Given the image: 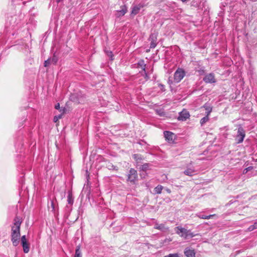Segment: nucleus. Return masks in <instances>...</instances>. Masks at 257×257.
<instances>
[{"label":"nucleus","instance_id":"1a4fd4ad","mask_svg":"<svg viewBox=\"0 0 257 257\" xmlns=\"http://www.w3.org/2000/svg\"><path fill=\"white\" fill-rule=\"evenodd\" d=\"M203 80L207 83H213L216 82L214 75L212 73L206 75L203 78Z\"/></svg>","mask_w":257,"mask_h":257},{"label":"nucleus","instance_id":"ea45409f","mask_svg":"<svg viewBox=\"0 0 257 257\" xmlns=\"http://www.w3.org/2000/svg\"><path fill=\"white\" fill-rule=\"evenodd\" d=\"M63 1V0H56V2H57V3H59L61 2V1Z\"/></svg>","mask_w":257,"mask_h":257},{"label":"nucleus","instance_id":"f03ea898","mask_svg":"<svg viewBox=\"0 0 257 257\" xmlns=\"http://www.w3.org/2000/svg\"><path fill=\"white\" fill-rule=\"evenodd\" d=\"M175 229L176 233L185 239H187L189 237L192 238L195 236V234L192 232L190 230H187L181 226H177Z\"/></svg>","mask_w":257,"mask_h":257},{"label":"nucleus","instance_id":"4468645a","mask_svg":"<svg viewBox=\"0 0 257 257\" xmlns=\"http://www.w3.org/2000/svg\"><path fill=\"white\" fill-rule=\"evenodd\" d=\"M49 208H51L52 211L55 212L58 209V204L56 200L53 199L51 200V205Z\"/></svg>","mask_w":257,"mask_h":257},{"label":"nucleus","instance_id":"c9c22d12","mask_svg":"<svg viewBox=\"0 0 257 257\" xmlns=\"http://www.w3.org/2000/svg\"><path fill=\"white\" fill-rule=\"evenodd\" d=\"M166 191L168 193H170L171 192V190L170 189H168V188H166Z\"/></svg>","mask_w":257,"mask_h":257},{"label":"nucleus","instance_id":"f3484780","mask_svg":"<svg viewBox=\"0 0 257 257\" xmlns=\"http://www.w3.org/2000/svg\"><path fill=\"white\" fill-rule=\"evenodd\" d=\"M154 228L161 231H165V230L168 229V228H166L164 224H156L155 225Z\"/></svg>","mask_w":257,"mask_h":257},{"label":"nucleus","instance_id":"20e7f679","mask_svg":"<svg viewBox=\"0 0 257 257\" xmlns=\"http://www.w3.org/2000/svg\"><path fill=\"white\" fill-rule=\"evenodd\" d=\"M185 75V72L184 70L181 68H178L174 73V81L177 83L179 82Z\"/></svg>","mask_w":257,"mask_h":257},{"label":"nucleus","instance_id":"6ab92c4d","mask_svg":"<svg viewBox=\"0 0 257 257\" xmlns=\"http://www.w3.org/2000/svg\"><path fill=\"white\" fill-rule=\"evenodd\" d=\"M74 257H82L81 252L80 251V247L79 245L77 246Z\"/></svg>","mask_w":257,"mask_h":257},{"label":"nucleus","instance_id":"b1692460","mask_svg":"<svg viewBox=\"0 0 257 257\" xmlns=\"http://www.w3.org/2000/svg\"><path fill=\"white\" fill-rule=\"evenodd\" d=\"M149 167V164L148 163H146V164L143 165L140 168H141V170L144 171H146L148 169Z\"/></svg>","mask_w":257,"mask_h":257},{"label":"nucleus","instance_id":"a211bd4d","mask_svg":"<svg viewBox=\"0 0 257 257\" xmlns=\"http://www.w3.org/2000/svg\"><path fill=\"white\" fill-rule=\"evenodd\" d=\"M197 216L201 219H209L211 218L212 217L215 216V214H212L209 215H201V214H197Z\"/></svg>","mask_w":257,"mask_h":257},{"label":"nucleus","instance_id":"39448f33","mask_svg":"<svg viewBox=\"0 0 257 257\" xmlns=\"http://www.w3.org/2000/svg\"><path fill=\"white\" fill-rule=\"evenodd\" d=\"M245 134L243 128L239 126L238 128L237 134L236 136L235 140L237 143L239 144L243 142L245 137Z\"/></svg>","mask_w":257,"mask_h":257},{"label":"nucleus","instance_id":"7ed1b4c3","mask_svg":"<svg viewBox=\"0 0 257 257\" xmlns=\"http://www.w3.org/2000/svg\"><path fill=\"white\" fill-rule=\"evenodd\" d=\"M138 180L137 171L134 168H131L127 174V181L130 182L132 184L135 185Z\"/></svg>","mask_w":257,"mask_h":257},{"label":"nucleus","instance_id":"423d86ee","mask_svg":"<svg viewBox=\"0 0 257 257\" xmlns=\"http://www.w3.org/2000/svg\"><path fill=\"white\" fill-rule=\"evenodd\" d=\"M21 244L25 253H28L30 250V245L26 239V235H23L21 238Z\"/></svg>","mask_w":257,"mask_h":257},{"label":"nucleus","instance_id":"2eb2a0df","mask_svg":"<svg viewBox=\"0 0 257 257\" xmlns=\"http://www.w3.org/2000/svg\"><path fill=\"white\" fill-rule=\"evenodd\" d=\"M203 107L205 108L206 110V115H209L212 110V107L209 105L207 103H205L203 106Z\"/></svg>","mask_w":257,"mask_h":257},{"label":"nucleus","instance_id":"4be33fe9","mask_svg":"<svg viewBox=\"0 0 257 257\" xmlns=\"http://www.w3.org/2000/svg\"><path fill=\"white\" fill-rule=\"evenodd\" d=\"M209 120V115H206L205 116L203 117L200 120V124L201 125H203L204 123H205L206 122H207Z\"/></svg>","mask_w":257,"mask_h":257},{"label":"nucleus","instance_id":"4c0bfd02","mask_svg":"<svg viewBox=\"0 0 257 257\" xmlns=\"http://www.w3.org/2000/svg\"><path fill=\"white\" fill-rule=\"evenodd\" d=\"M48 61H49L48 60L45 61L44 64H49L48 63L49 62H48Z\"/></svg>","mask_w":257,"mask_h":257},{"label":"nucleus","instance_id":"f704fd0d","mask_svg":"<svg viewBox=\"0 0 257 257\" xmlns=\"http://www.w3.org/2000/svg\"><path fill=\"white\" fill-rule=\"evenodd\" d=\"M142 68L143 69L144 71H145V73L146 74V77H148V73L146 71V68L144 67H142Z\"/></svg>","mask_w":257,"mask_h":257},{"label":"nucleus","instance_id":"f8f14e48","mask_svg":"<svg viewBox=\"0 0 257 257\" xmlns=\"http://www.w3.org/2000/svg\"><path fill=\"white\" fill-rule=\"evenodd\" d=\"M144 7L143 4H139L138 5L135 6L133 7L131 14L133 15H136L138 14L141 8Z\"/></svg>","mask_w":257,"mask_h":257},{"label":"nucleus","instance_id":"2f4dec72","mask_svg":"<svg viewBox=\"0 0 257 257\" xmlns=\"http://www.w3.org/2000/svg\"><path fill=\"white\" fill-rule=\"evenodd\" d=\"M198 71L200 75H202L204 74V71L203 70H199Z\"/></svg>","mask_w":257,"mask_h":257},{"label":"nucleus","instance_id":"72a5a7b5","mask_svg":"<svg viewBox=\"0 0 257 257\" xmlns=\"http://www.w3.org/2000/svg\"><path fill=\"white\" fill-rule=\"evenodd\" d=\"M60 110V112H61V114H62V115L65 112V109L64 108H63V109H59Z\"/></svg>","mask_w":257,"mask_h":257},{"label":"nucleus","instance_id":"bb28decb","mask_svg":"<svg viewBox=\"0 0 257 257\" xmlns=\"http://www.w3.org/2000/svg\"><path fill=\"white\" fill-rule=\"evenodd\" d=\"M62 116V114L55 116L54 117V121L56 122L59 119L61 118Z\"/></svg>","mask_w":257,"mask_h":257},{"label":"nucleus","instance_id":"c85d7f7f","mask_svg":"<svg viewBox=\"0 0 257 257\" xmlns=\"http://www.w3.org/2000/svg\"><path fill=\"white\" fill-rule=\"evenodd\" d=\"M134 158L136 160L138 161V160H141V158L139 157V155L138 154H135L133 156Z\"/></svg>","mask_w":257,"mask_h":257},{"label":"nucleus","instance_id":"cd10ccee","mask_svg":"<svg viewBox=\"0 0 257 257\" xmlns=\"http://www.w3.org/2000/svg\"><path fill=\"white\" fill-rule=\"evenodd\" d=\"M253 168L251 166H249L246 168H245L244 170H243V173L244 174H246L247 172H248L249 171L251 170Z\"/></svg>","mask_w":257,"mask_h":257},{"label":"nucleus","instance_id":"a19ab883","mask_svg":"<svg viewBox=\"0 0 257 257\" xmlns=\"http://www.w3.org/2000/svg\"><path fill=\"white\" fill-rule=\"evenodd\" d=\"M187 1V0H182V1L183 2H185Z\"/></svg>","mask_w":257,"mask_h":257},{"label":"nucleus","instance_id":"dca6fc26","mask_svg":"<svg viewBox=\"0 0 257 257\" xmlns=\"http://www.w3.org/2000/svg\"><path fill=\"white\" fill-rule=\"evenodd\" d=\"M195 172V170L193 168H187L184 171V173L187 176H192Z\"/></svg>","mask_w":257,"mask_h":257},{"label":"nucleus","instance_id":"412c9836","mask_svg":"<svg viewBox=\"0 0 257 257\" xmlns=\"http://www.w3.org/2000/svg\"><path fill=\"white\" fill-rule=\"evenodd\" d=\"M67 202L68 204L72 205L73 203V198L71 193H69L67 196Z\"/></svg>","mask_w":257,"mask_h":257},{"label":"nucleus","instance_id":"9d476101","mask_svg":"<svg viewBox=\"0 0 257 257\" xmlns=\"http://www.w3.org/2000/svg\"><path fill=\"white\" fill-rule=\"evenodd\" d=\"M184 254L187 257H195V251L194 249L190 248L189 247H186L184 249Z\"/></svg>","mask_w":257,"mask_h":257},{"label":"nucleus","instance_id":"6e6552de","mask_svg":"<svg viewBox=\"0 0 257 257\" xmlns=\"http://www.w3.org/2000/svg\"><path fill=\"white\" fill-rule=\"evenodd\" d=\"M164 134L166 140L169 143H173L174 142V134L173 133L169 131H165Z\"/></svg>","mask_w":257,"mask_h":257},{"label":"nucleus","instance_id":"58836bf2","mask_svg":"<svg viewBox=\"0 0 257 257\" xmlns=\"http://www.w3.org/2000/svg\"><path fill=\"white\" fill-rule=\"evenodd\" d=\"M168 83H169L170 85H171V84L172 83V81L169 79V80H168Z\"/></svg>","mask_w":257,"mask_h":257},{"label":"nucleus","instance_id":"79ce46f5","mask_svg":"<svg viewBox=\"0 0 257 257\" xmlns=\"http://www.w3.org/2000/svg\"><path fill=\"white\" fill-rule=\"evenodd\" d=\"M141 66H144L145 67L146 65H140Z\"/></svg>","mask_w":257,"mask_h":257},{"label":"nucleus","instance_id":"473e14b6","mask_svg":"<svg viewBox=\"0 0 257 257\" xmlns=\"http://www.w3.org/2000/svg\"><path fill=\"white\" fill-rule=\"evenodd\" d=\"M160 87L161 88V90L163 91H164V85L163 84H160L159 85Z\"/></svg>","mask_w":257,"mask_h":257},{"label":"nucleus","instance_id":"f257e3e1","mask_svg":"<svg viewBox=\"0 0 257 257\" xmlns=\"http://www.w3.org/2000/svg\"><path fill=\"white\" fill-rule=\"evenodd\" d=\"M21 221L18 217L14 219V223L11 229V241L15 246H17L20 242V226Z\"/></svg>","mask_w":257,"mask_h":257},{"label":"nucleus","instance_id":"9b49d317","mask_svg":"<svg viewBox=\"0 0 257 257\" xmlns=\"http://www.w3.org/2000/svg\"><path fill=\"white\" fill-rule=\"evenodd\" d=\"M151 41L150 48H155L157 45V35L156 34H152L149 38Z\"/></svg>","mask_w":257,"mask_h":257},{"label":"nucleus","instance_id":"393cba45","mask_svg":"<svg viewBox=\"0 0 257 257\" xmlns=\"http://www.w3.org/2000/svg\"><path fill=\"white\" fill-rule=\"evenodd\" d=\"M105 53H106V55H107V56L109 57L111 60H113V55L112 52L111 51H106Z\"/></svg>","mask_w":257,"mask_h":257},{"label":"nucleus","instance_id":"e433bc0d","mask_svg":"<svg viewBox=\"0 0 257 257\" xmlns=\"http://www.w3.org/2000/svg\"><path fill=\"white\" fill-rule=\"evenodd\" d=\"M253 226L254 227V228H257V222H255L254 224H253Z\"/></svg>","mask_w":257,"mask_h":257},{"label":"nucleus","instance_id":"ddd939ff","mask_svg":"<svg viewBox=\"0 0 257 257\" xmlns=\"http://www.w3.org/2000/svg\"><path fill=\"white\" fill-rule=\"evenodd\" d=\"M127 12V8L125 6L121 7V10L116 12V16L117 17H120L124 16Z\"/></svg>","mask_w":257,"mask_h":257},{"label":"nucleus","instance_id":"a878e982","mask_svg":"<svg viewBox=\"0 0 257 257\" xmlns=\"http://www.w3.org/2000/svg\"><path fill=\"white\" fill-rule=\"evenodd\" d=\"M164 257H180L179 254L177 253H170L168 255L164 256Z\"/></svg>","mask_w":257,"mask_h":257},{"label":"nucleus","instance_id":"aec40b11","mask_svg":"<svg viewBox=\"0 0 257 257\" xmlns=\"http://www.w3.org/2000/svg\"><path fill=\"white\" fill-rule=\"evenodd\" d=\"M163 188V187L161 185H158L157 187L155 188V192L157 194H160L162 192V190Z\"/></svg>","mask_w":257,"mask_h":257},{"label":"nucleus","instance_id":"0eeeda50","mask_svg":"<svg viewBox=\"0 0 257 257\" xmlns=\"http://www.w3.org/2000/svg\"><path fill=\"white\" fill-rule=\"evenodd\" d=\"M189 117L190 114L189 112L185 109H183L181 112L179 113L178 119L179 120L185 121Z\"/></svg>","mask_w":257,"mask_h":257},{"label":"nucleus","instance_id":"7c9ffc66","mask_svg":"<svg viewBox=\"0 0 257 257\" xmlns=\"http://www.w3.org/2000/svg\"><path fill=\"white\" fill-rule=\"evenodd\" d=\"M55 108L56 109H59L60 108V104H59V103H57V104L55 105Z\"/></svg>","mask_w":257,"mask_h":257},{"label":"nucleus","instance_id":"c756f323","mask_svg":"<svg viewBox=\"0 0 257 257\" xmlns=\"http://www.w3.org/2000/svg\"><path fill=\"white\" fill-rule=\"evenodd\" d=\"M255 228H254V227L253 226V225H250L248 228V231H252L253 230H254Z\"/></svg>","mask_w":257,"mask_h":257},{"label":"nucleus","instance_id":"5701e85b","mask_svg":"<svg viewBox=\"0 0 257 257\" xmlns=\"http://www.w3.org/2000/svg\"><path fill=\"white\" fill-rule=\"evenodd\" d=\"M107 168L109 169V170H117V167L114 166L113 165H112L111 163H109L107 165Z\"/></svg>","mask_w":257,"mask_h":257}]
</instances>
